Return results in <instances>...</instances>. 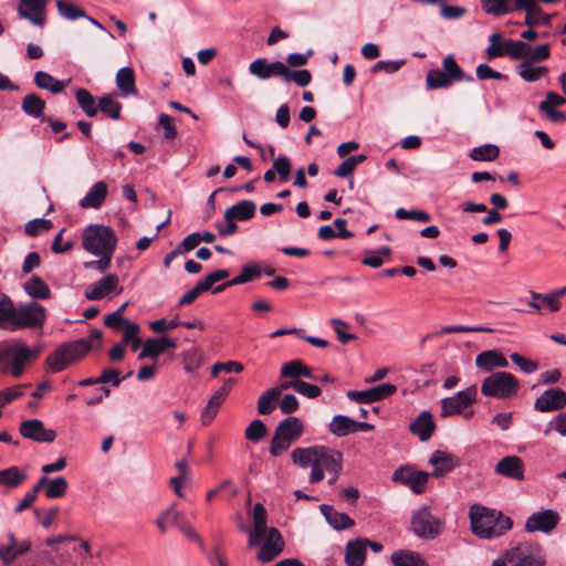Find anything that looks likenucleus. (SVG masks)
<instances>
[{"mask_svg":"<svg viewBox=\"0 0 566 566\" xmlns=\"http://www.w3.org/2000/svg\"><path fill=\"white\" fill-rule=\"evenodd\" d=\"M56 9L62 18L70 21L86 17V13L83 9L65 0H57Z\"/></svg>","mask_w":566,"mask_h":566,"instance_id":"obj_56","label":"nucleus"},{"mask_svg":"<svg viewBox=\"0 0 566 566\" xmlns=\"http://www.w3.org/2000/svg\"><path fill=\"white\" fill-rule=\"evenodd\" d=\"M249 72L259 80H269L272 76H280L283 78L285 72V63L281 61L266 62L265 59H256L249 65Z\"/></svg>","mask_w":566,"mask_h":566,"instance_id":"obj_24","label":"nucleus"},{"mask_svg":"<svg viewBox=\"0 0 566 566\" xmlns=\"http://www.w3.org/2000/svg\"><path fill=\"white\" fill-rule=\"evenodd\" d=\"M234 384V378H228L222 384V386L218 390H216L214 394L210 397L201 412V422L203 426L210 424L211 421L214 419L220 406L224 401L228 394L231 391Z\"/></svg>","mask_w":566,"mask_h":566,"instance_id":"obj_18","label":"nucleus"},{"mask_svg":"<svg viewBox=\"0 0 566 566\" xmlns=\"http://www.w3.org/2000/svg\"><path fill=\"white\" fill-rule=\"evenodd\" d=\"M28 475L19 467L12 465L0 470V485L8 489H14L25 482Z\"/></svg>","mask_w":566,"mask_h":566,"instance_id":"obj_44","label":"nucleus"},{"mask_svg":"<svg viewBox=\"0 0 566 566\" xmlns=\"http://www.w3.org/2000/svg\"><path fill=\"white\" fill-rule=\"evenodd\" d=\"M93 345L86 338H78L73 342L60 345L46 358V365L51 373H60L71 364L82 359L91 349Z\"/></svg>","mask_w":566,"mask_h":566,"instance_id":"obj_5","label":"nucleus"},{"mask_svg":"<svg viewBox=\"0 0 566 566\" xmlns=\"http://www.w3.org/2000/svg\"><path fill=\"white\" fill-rule=\"evenodd\" d=\"M266 517L265 507L261 503H256L253 507L254 531L249 535V546L258 544L269 530L266 528Z\"/></svg>","mask_w":566,"mask_h":566,"instance_id":"obj_36","label":"nucleus"},{"mask_svg":"<svg viewBox=\"0 0 566 566\" xmlns=\"http://www.w3.org/2000/svg\"><path fill=\"white\" fill-rule=\"evenodd\" d=\"M7 537L8 544L0 545V559L4 565H10L17 557L30 551L31 543L30 541L18 542L12 533Z\"/></svg>","mask_w":566,"mask_h":566,"instance_id":"obj_29","label":"nucleus"},{"mask_svg":"<svg viewBox=\"0 0 566 566\" xmlns=\"http://www.w3.org/2000/svg\"><path fill=\"white\" fill-rule=\"evenodd\" d=\"M69 482L63 476L53 479L48 478V484L44 489V496L46 499H61L66 494Z\"/></svg>","mask_w":566,"mask_h":566,"instance_id":"obj_50","label":"nucleus"},{"mask_svg":"<svg viewBox=\"0 0 566 566\" xmlns=\"http://www.w3.org/2000/svg\"><path fill=\"white\" fill-rule=\"evenodd\" d=\"M304 433V423L297 418L290 416L281 420L274 431L270 443V453L279 457L285 452L293 442L297 441Z\"/></svg>","mask_w":566,"mask_h":566,"instance_id":"obj_8","label":"nucleus"},{"mask_svg":"<svg viewBox=\"0 0 566 566\" xmlns=\"http://www.w3.org/2000/svg\"><path fill=\"white\" fill-rule=\"evenodd\" d=\"M481 6L486 13L496 17L507 14L515 10L514 7L512 8L509 2L503 0H481Z\"/></svg>","mask_w":566,"mask_h":566,"instance_id":"obj_58","label":"nucleus"},{"mask_svg":"<svg viewBox=\"0 0 566 566\" xmlns=\"http://www.w3.org/2000/svg\"><path fill=\"white\" fill-rule=\"evenodd\" d=\"M443 72L453 84L454 82H473L472 75H465L452 54L446 56L442 62Z\"/></svg>","mask_w":566,"mask_h":566,"instance_id":"obj_42","label":"nucleus"},{"mask_svg":"<svg viewBox=\"0 0 566 566\" xmlns=\"http://www.w3.org/2000/svg\"><path fill=\"white\" fill-rule=\"evenodd\" d=\"M410 431L418 436L421 441H427L431 438L436 423L432 415L429 411H422L409 426Z\"/></svg>","mask_w":566,"mask_h":566,"instance_id":"obj_33","label":"nucleus"},{"mask_svg":"<svg viewBox=\"0 0 566 566\" xmlns=\"http://www.w3.org/2000/svg\"><path fill=\"white\" fill-rule=\"evenodd\" d=\"M469 518L472 533L481 539L501 537L513 526L510 516L481 504L470 506Z\"/></svg>","mask_w":566,"mask_h":566,"instance_id":"obj_2","label":"nucleus"},{"mask_svg":"<svg viewBox=\"0 0 566 566\" xmlns=\"http://www.w3.org/2000/svg\"><path fill=\"white\" fill-rule=\"evenodd\" d=\"M262 273H263V268H262L261 263H259V262L245 263L242 266L241 273L239 275L234 276L233 279H231L230 281H228L226 283H222V284L216 286V289L213 290V294L221 293L230 286L245 284L248 282L258 280L259 277H261Z\"/></svg>","mask_w":566,"mask_h":566,"instance_id":"obj_22","label":"nucleus"},{"mask_svg":"<svg viewBox=\"0 0 566 566\" xmlns=\"http://www.w3.org/2000/svg\"><path fill=\"white\" fill-rule=\"evenodd\" d=\"M511 566H545L546 559L538 545L521 543L504 553Z\"/></svg>","mask_w":566,"mask_h":566,"instance_id":"obj_12","label":"nucleus"},{"mask_svg":"<svg viewBox=\"0 0 566 566\" xmlns=\"http://www.w3.org/2000/svg\"><path fill=\"white\" fill-rule=\"evenodd\" d=\"M75 98L80 108L88 116L94 117L98 113V102L86 88H78L75 92Z\"/></svg>","mask_w":566,"mask_h":566,"instance_id":"obj_47","label":"nucleus"},{"mask_svg":"<svg viewBox=\"0 0 566 566\" xmlns=\"http://www.w3.org/2000/svg\"><path fill=\"white\" fill-rule=\"evenodd\" d=\"M475 365L479 369L488 373L494 369L495 367H507L509 361L502 353L494 349H490L484 350L476 356Z\"/></svg>","mask_w":566,"mask_h":566,"instance_id":"obj_34","label":"nucleus"},{"mask_svg":"<svg viewBox=\"0 0 566 566\" xmlns=\"http://www.w3.org/2000/svg\"><path fill=\"white\" fill-rule=\"evenodd\" d=\"M428 479L429 474L427 472L418 471L410 467H401L392 474V481L409 486L415 494L424 492Z\"/></svg>","mask_w":566,"mask_h":566,"instance_id":"obj_16","label":"nucleus"},{"mask_svg":"<svg viewBox=\"0 0 566 566\" xmlns=\"http://www.w3.org/2000/svg\"><path fill=\"white\" fill-rule=\"evenodd\" d=\"M520 390L517 378L507 371H496L484 378L481 392L485 397L509 399Z\"/></svg>","mask_w":566,"mask_h":566,"instance_id":"obj_10","label":"nucleus"},{"mask_svg":"<svg viewBox=\"0 0 566 566\" xmlns=\"http://www.w3.org/2000/svg\"><path fill=\"white\" fill-rule=\"evenodd\" d=\"M514 9L526 12L524 24L531 28L541 24L549 25L551 23V15L545 14L539 7L535 6L534 0H515Z\"/></svg>","mask_w":566,"mask_h":566,"instance_id":"obj_23","label":"nucleus"},{"mask_svg":"<svg viewBox=\"0 0 566 566\" xmlns=\"http://www.w3.org/2000/svg\"><path fill=\"white\" fill-rule=\"evenodd\" d=\"M41 349L39 347L30 348L21 342L3 346L0 348V364L10 361L9 368H3V373H9L14 378L22 376L25 365L35 359Z\"/></svg>","mask_w":566,"mask_h":566,"instance_id":"obj_9","label":"nucleus"},{"mask_svg":"<svg viewBox=\"0 0 566 566\" xmlns=\"http://www.w3.org/2000/svg\"><path fill=\"white\" fill-rule=\"evenodd\" d=\"M45 318V307L36 302L14 307V315L11 322L10 332L23 328L42 327Z\"/></svg>","mask_w":566,"mask_h":566,"instance_id":"obj_11","label":"nucleus"},{"mask_svg":"<svg viewBox=\"0 0 566 566\" xmlns=\"http://www.w3.org/2000/svg\"><path fill=\"white\" fill-rule=\"evenodd\" d=\"M14 307L12 300L8 295L0 293V329L10 332Z\"/></svg>","mask_w":566,"mask_h":566,"instance_id":"obj_49","label":"nucleus"},{"mask_svg":"<svg viewBox=\"0 0 566 566\" xmlns=\"http://www.w3.org/2000/svg\"><path fill=\"white\" fill-rule=\"evenodd\" d=\"M426 85L428 90H438L448 88L452 83L442 70L433 69L427 73Z\"/></svg>","mask_w":566,"mask_h":566,"instance_id":"obj_53","label":"nucleus"},{"mask_svg":"<svg viewBox=\"0 0 566 566\" xmlns=\"http://www.w3.org/2000/svg\"><path fill=\"white\" fill-rule=\"evenodd\" d=\"M262 538H264V542L258 553V559L263 563H269L281 554L284 542L275 527H270Z\"/></svg>","mask_w":566,"mask_h":566,"instance_id":"obj_20","label":"nucleus"},{"mask_svg":"<svg viewBox=\"0 0 566 566\" xmlns=\"http://www.w3.org/2000/svg\"><path fill=\"white\" fill-rule=\"evenodd\" d=\"M504 55L507 54L512 60H522L525 61L526 50L528 49V44L523 41L516 40H504Z\"/></svg>","mask_w":566,"mask_h":566,"instance_id":"obj_54","label":"nucleus"},{"mask_svg":"<svg viewBox=\"0 0 566 566\" xmlns=\"http://www.w3.org/2000/svg\"><path fill=\"white\" fill-rule=\"evenodd\" d=\"M366 552L361 538L349 541L346 545V564L348 566H363L366 559Z\"/></svg>","mask_w":566,"mask_h":566,"instance_id":"obj_38","label":"nucleus"},{"mask_svg":"<svg viewBox=\"0 0 566 566\" xmlns=\"http://www.w3.org/2000/svg\"><path fill=\"white\" fill-rule=\"evenodd\" d=\"M478 389L474 385L460 390L451 397L441 399V413L442 418H448L455 415H461L464 410L471 407L476 401Z\"/></svg>","mask_w":566,"mask_h":566,"instance_id":"obj_14","label":"nucleus"},{"mask_svg":"<svg viewBox=\"0 0 566 566\" xmlns=\"http://www.w3.org/2000/svg\"><path fill=\"white\" fill-rule=\"evenodd\" d=\"M116 245V233L108 226L88 224L83 231L82 247L90 254H114Z\"/></svg>","mask_w":566,"mask_h":566,"instance_id":"obj_7","label":"nucleus"},{"mask_svg":"<svg viewBox=\"0 0 566 566\" xmlns=\"http://www.w3.org/2000/svg\"><path fill=\"white\" fill-rule=\"evenodd\" d=\"M551 51L548 44H541L535 48H532L528 44V49L526 50L525 61H530L531 63L542 62L549 57Z\"/></svg>","mask_w":566,"mask_h":566,"instance_id":"obj_62","label":"nucleus"},{"mask_svg":"<svg viewBox=\"0 0 566 566\" xmlns=\"http://www.w3.org/2000/svg\"><path fill=\"white\" fill-rule=\"evenodd\" d=\"M20 434L35 442L51 443L55 440L56 433L52 429H46L44 423L39 419H29L20 423Z\"/></svg>","mask_w":566,"mask_h":566,"instance_id":"obj_17","label":"nucleus"},{"mask_svg":"<svg viewBox=\"0 0 566 566\" xmlns=\"http://www.w3.org/2000/svg\"><path fill=\"white\" fill-rule=\"evenodd\" d=\"M293 464L300 468L312 467L310 481L317 483L327 473H340L343 469V453L325 446H311L295 448L291 453Z\"/></svg>","mask_w":566,"mask_h":566,"instance_id":"obj_1","label":"nucleus"},{"mask_svg":"<svg viewBox=\"0 0 566 566\" xmlns=\"http://www.w3.org/2000/svg\"><path fill=\"white\" fill-rule=\"evenodd\" d=\"M282 80L285 83L294 82L298 86L305 87L311 83L312 74L305 69L293 71L285 64V72L283 73Z\"/></svg>","mask_w":566,"mask_h":566,"instance_id":"obj_55","label":"nucleus"},{"mask_svg":"<svg viewBox=\"0 0 566 566\" xmlns=\"http://www.w3.org/2000/svg\"><path fill=\"white\" fill-rule=\"evenodd\" d=\"M108 193V186L101 180L95 182L80 200V207L83 209H99Z\"/></svg>","mask_w":566,"mask_h":566,"instance_id":"obj_30","label":"nucleus"},{"mask_svg":"<svg viewBox=\"0 0 566 566\" xmlns=\"http://www.w3.org/2000/svg\"><path fill=\"white\" fill-rule=\"evenodd\" d=\"M319 511L334 530H348L355 524L354 520L346 513L337 512L332 505L322 504Z\"/></svg>","mask_w":566,"mask_h":566,"instance_id":"obj_32","label":"nucleus"},{"mask_svg":"<svg viewBox=\"0 0 566 566\" xmlns=\"http://www.w3.org/2000/svg\"><path fill=\"white\" fill-rule=\"evenodd\" d=\"M560 521V516L557 511L552 509L542 510L532 513L525 521V531L527 533L541 532L549 534L556 528Z\"/></svg>","mask_w":566,"mask_h":566,"instance_id":"obj_15","label":"nucleus"},{"mask_svg":"<svg viewBox=\"0 0 566 566\" xmlns=\"http://www.w3.org/2000/svg\"><path fill=\"white\" fill-rule=\"evenodd\" d=\"M93 345L86 338H78L73 342L60 345L46 358V365L51 373H60L71 364L82 359L91 349Z\"/></svg>","mask_w":566,"mask_h":566,"instance_id":"obj_6","label":"nucleus"},{"mask_svg":"<svg viewBox=\"0 0 566 566\" xmlns=\"http://www.w3.org/2000/svg\"><path fill=\"white\" fill-rule=\"evenodd\" d=\"M175 525L189 541L197 543L202 551L205 549V543L202 538L191 526V524L182 518V515L177 520Z\"/></svg>","mask_w":566,"mask_h":566,"instance_id":"obj_60","label":"nucleus"},{"mask_svg":"<svg viewBox=\"0 0 566 566\" xmlns=\"http://www.w3.org/2000/svg\"><path fill=\"white\" fill-rule=\"evenodd\" d=\"M566 406V392L559 388L545 390L534 403L535 410L539 412H551L560 410Z\"/></svg>","mask_w":566,"mask_h":566,"instance_id":"obj_21","label":"nucleus"},{"mask_svg":"<svg viewBox=\"0 0 566 566\" xmlns=\"http://www.w3.org/2000/svg\"><path fill=\"white\" fill-rule=\"evenodd\" d=\"M279 398L276 391L271 388L264 391L258 399V412L270 415L275 409Z\"/></svg>","mask_w":566,"mask_h":566,"instance_id":"obj_57","label":"nucleus"},{"mask_svg":"<svg viewBox=\"0 0 566 566\" xmlns=\"http://www.w3.org/2000/svg\"><path fill=\"white\" fill-rule=\"evenodd\" d=\"M180 516V512L174 511L172 509H167L158 515L156 518V525L161 533H166L169 524L175 525Z\"/></svg>","mask_w":566,"mask_h":566,"instance_id":"obj_61","label":"nucleus"},{"mask_svg":"<svg viewBox=\"0 0 566 566\" xmlns=\"http://www.w3.org/2000/svg\"><path fill=\"white\" fill-rule=\"evenodd\" d=\"M495 473L505 478L523 481L525 465L521 458L516 455H507L502 458L494 468Z\"/></svg>","mask_w":566,"mask_h":566,"instance_id":"obj_25","label":"nucleus"},{"mask_svg":"<svg viewBox=\"0 0 566 566\" xmlns=\"http://www.w3.org/2000/svg\"><path fill=\"white\" fill-rule=\"evenodd\" d=\"M429 463L434 467L432 476L439 478L457 468L460 464V459L449 452L436 450L431 454Z\"/></svg>","mask_w":566,"mask_h":566,"instance_id":"obj_28","label":"nucleus"},{"mask_svg":"<svg viewBox=\"0 0 566 566\" xmlns=\"http://www.w3.org/2000/svg\"><path fill=\"white\" fill-rule=\"evenodd\" d=\"M34 84L42 90H46L53 94L61 93L65 84L62 81L56 80L51 74L44 71H38L34 74Z\"/></svg>","mask_w":566,"mask_h":566,"instance_id":"obj_46","label":"nucleus"},{"mask_svg":"<svg viewBox=\"0 0 566 566\" xmlns=\"http://www.w3.org/2000/svg\"><path fill=\"white\" fill-rule=\"evenodd\" d=\"M516 69L521 78L528 83L536 82L548 73L546 66L535 65V63L530 61H522Z\"/></svg>","mask_w":566,"mask_h":566,"instance_id":"obj_41","label":"nucleus"},{"mask_svg":"<svg viewBox=\"0 0 566 566\" xmlns=\"http://www.w3.org/2000/svg\"><path fill=\"white\" fill-rule=\"evenodd\" d=\"M266 426L262 420H253L245 429L244 437L247 440L258 442L266 434Z\"/></svg>","mask_w":566,"mask_h":566,"instance_id":"obj_59","label":"nucleus"},{"mask_svg":"<svg viewBox=\"0 0 566 566\" xmlns=\"http://www.w3.org/2000/svg\"><path fill=\"white\" fill-rule=\"evenodd\" d=\"M394 566H429L421 555L413 551L399 549L391 554Z\"/></svg>","mask_w":566,"mask_h":566,"instance_id":"obj_39","label":"nucleus"},{"mask_svg":"<svg viewBox=\"0 0 566 566\" xmlns=\"http://www.w3.org/2000/svg\"><path fill=\"white\" fill-rule=\"evenodd\" d=\"M280 375L283 378H292L294 380H300L298 378L301 377L310 379L313 378L312 370L300 359H294L284 364L281 367Z\"/></svg>","mask_w":566,"mask_h":566,"instance_id":"obj_40","label":"nucleus"},{"mask_svg":"<svg viewBox=\"0 0 566 566\" xmlns=\"http://www.w3.org/2000/svg\"><path fill=\"white\" fill-rule=\"evenodd\" d=\"M51 228V220L44 218L33 219L25 224V233L28 235L35 237Z\"/></svg>","mask_w":566,"mask_h":566,"instance_id":"obj_64","label":"nucleus"},{"mask_svg":"<svg viewBox=\"0 0 566 566\" xmlns=\"http://www.w3.org/2000/svg\"><path fill=\"white\" fill-rule=\"evenodd\" d=\"M44 107L45 102L35 93L25 95L21 104L22 111L34 118L43 114Z\"/></svg>","mask_w":566,"mask_h":566,"instance_id":"obj_48","label":"nucleus"},{"mask_svg":"<svg viewBox=\"0 0 566 566\" xmlns=\"http://www.w3.org/2000/svg\"><path fill=\"white\" fill-rule=\"evenodd\" d=\"M93 345L86 338H78L73 342L60 345L46 358V365L51 373H60L71 364L82 359L91 349Z\"/></svg>","mask_w":566,"mask_h":566,"instance_id":"obj_3","label":"nucleus"},{"mask_svg":"<svg viewBox=\"0 0 566 566\" xmlns=\"http://www.w3.org/2000/svg\"><path fill=\"white\" fill-rule=\"evenodd\" d=\"M45 4L46 0H21L19 15L42 28L45 24Z\"/></svg>","mask_w":566,"mask_h":566,"instance_id":"obj_26","label":"nucleus"},{"mask_svg":"<svg viewBox=\"0 0 566 566\" xmlns=\"http://www.w3.org/2000/svg\"><path fill=\"white\" fill-rule=\"evenodd\" d=\"M76 541L75 536H56L49 537L45 539V544L50 546L54 553L53 563L57 566H75V564L70 559L69 549L64 547L67 542Z\"/></svg>","mask_w":566,"mask_h":566,"instance_id":"obj_27","label":"nucleus"},{"mask_svg":"<svg viewBox=\"0 0 566 566\" xmlns=\"http://www.w3.org/2000/svg\"><path fill=\"white\" fill-rule=\"evenodd\" d=\"M177 344L172 338L167 336L160 338H148L138 355V359L157 358L161 353L168 348H176Z\"/></svg>","mask_w":566,"mask_h":566,"instance_id":"obj_31","label":"nucleus"},{"mask_svg":"<svg viewBox=\"0 0 566 566\" xmlns=\"http://www.w3.org/2000/svg\"><path fill=\"white\" fill-rule=\"evenodd\" d=\"M93 345L86 338H78L73 342L60 345L46 358V365L51 373H60L71 364L82 359L91 349Z\"/></svg>","mask_w":566,"mask_h":566,"instance_id":"obj_4","label":"nucleus"},{"mask_svg":"<svg viewBox=\"0 0 566 566\" xmlns=\"http://www.w3.org/2000/svg\"><path fill=\"white\" fill-rule=\"evenodd\" d=\"M500 155V149L496 145L485 144L479 147H474L470 157L475 161H492L495 160Z\"/></svg>","mask_w":566,"mask_h":566,"instance_id":"obj_52","label":"nucleus"},{"mask_svg":"<svg viewBox=\"0 0 566 566\" xmlns=\"http://www.w3.org/2000/svg\"><path fill=\"white\" fill-rule=\"evenodd\" d=\"M395 216L397 219L405 220L411 219L419 222H428L430 220V214L423 210H407L405 208H399L396 210Z\"/></svg>","mask_w":566,"mask_h":566,"instance_id":"obj_63","label":"nucleus"},{"mask_svg":"<svg viewBox=\"0 0 566 566\" xmlns=\"http://www.w3.org/2000/svg\"><path fill=\"white\" fill-rule=\"evenodd\" d=\"M116 86L119 90V95L122 97H127L128 95H137L138 91L135 84V73L134 70L129 66H124L118 70L116 74Z\"/></svg>","mask_w":566,"mask_h":566,"instance_id":"obj_35","label":"nucleus"},{"mask_svg":"<svg viewBox=\"0 0 566 566\" xmlns=\"http://www.w3.org/2000/svg\"><path fill=\"white\" fill-rule=\"evenodd\" d=\"M443 525V521L433 516L428 506L419 509L411 517L412 532L422 539L436 538L442 532Z\"/></svg>","mask_w":566,"mask_h":566,"instance_id":"obj_13","label":"nucleus"},{"mask_svg":"<svg viewBox=\"0 0 566 566\" xmlns=\"http://www.w3.org/2000/svg\"><path fill=\"white\" fill-rule=\"evenodd\" d=\"M25 293L32 298L46 300L51 296V290L42 277L33 275L24 283Z\"/></svg>","mask_w":566,"mask_h":566,"instance_id":"obj_43","label":"nucleus"},{"mask_svg":"<svg viewBox=\"0 0 566 566\" xmlns=\"http://www.w3.org/2000/svg\"><path fill=\"white\" fill-rule=\"evenodd\" d=\"M256 206L251 200H241L224 211V219L233 218L241 221L250 220L254 217Z\"/></svg>","mask_w":566,"mask_h":566,"instance_id":"obj_37","label":"nucleus"},{"mask_svg":"<svg viewBox=\"0 0 566 566\" xmlns=\"http://www.w3.org/2000/svg\"><path fill=\"white\" fill-rule=\"evenodd\" d=\"M122 287H118V277L115 274H106L85 290V297L90 301H98L108 294H120Z\"/></svg>","mask_w":566,"mask_h":566,"instance_id":"obj_19","label":"nucleus"},{"mask_svg":"<svg viewBox=\"0 0 566 566\" xmlns=\"http://www.w3.org/2000/svg\"><path fill=\"white\" fill-rule=\"evenodd\" d=\"M328 430L333 436L337 438L354 433V419L345 415H336L328 423Z\"/></svg>","mask_w":566,"mask_h":566,"instance_id":"obj_45","label":"nucleus"},{"mask_svg":"<svg viewBox=\"0 0 566 566\" xmlns=\"http://www.w3.org/2000/svg\"><path fill=\"white\" fill-rule=\"evenodd\" d=\"M98 111L116 120L120 118L122 104L113 95L106 94L98 98Z\"/></svg>","mask_w":566,"mask_h":566,"instance_id":"obj_51","label":"nucleus"}]
</instances>
